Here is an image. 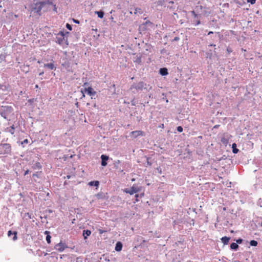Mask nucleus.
Masks as SVG:
<instances>
[{
	"label": "nucleus",
	"mask_w": 262,
	"mask_h": 262,
	"mask_svg": "<svg viewBox=\"0 0 262 262\" xmlns=\"http://www.w3.org/2000/svg\"><path fill=\"white\" fill-rule=\"evenodd\" d=\"M101 159L102 166H105L107 165L106 161L108 159V157L104 155H102L101 156Z\"/></svg>",
	"instance_id": "obj_10"
},
{
	"label": "nucleus",
	"mask_w": 262,
	"mask_h": 262,
	"mask_svg": "<svg viewBox=\"0 0 262 262\" xmlns=\"http://www.w3.org/2000/svg\"><path fill=\"white\" fill-rule=\"evenodd\" d=\"M122 248V244L120 242L117 243L115 247V250L116 251H120Z\"/></svg>",
	"instance_id": "obj_13"
},
{
	"label": "nucleus",
	"mask_w": 262,
	"mask_h": 262,
	"mask_svg": "<svg viewBox=\"0 0 262 262\" xmlns=\"http://www.w3.org/2000/svg\"><path fill=\"white\" fill-rule=\"evenodd\" d=\"M12 234H13V232L11 230H9L8 232V236H10Z\"/></svg>",
	"instance_id": "obj_32"
},
{
	"label": "nucleus",
	"mask_w": 262,
	"mask_h": 262,
	"mask_svg": "<svg viewBox=\"0 0 262 262\" xmlns=\"http://www.w3.org/2000/svg\"><path fill=\"white\" fill-rule=\"evenodd\" d=\"M64 248L65 247L64 244L61 243L57 244L55 246V250L59 252L63 251L64 249Z\"/></svg>",
	"instance_id": "obj_9"
},
{
	"label": "nucleus",
	"mask_w": 262,
	"mask_h": 262,
	"mask_svg": "<svg viewBox=\"0 0 262 262\" xmlns=\"http://www.w3.org/2000/svg\"><path fill=\"white\" fill-rule=\"evenodd\" d=\"M257 242L255 240H252L250 242V244L252 246H256L257 245Z\"/></svg>",
	"instance_id": "obj_24"
},
{
	"label": "nucleus",
	"mask_w": 262,
	"mask_h": 262,
	"mask_svg": "<svg viewBox=\"0 0 262 262\" xmlns=\"http://www.w3.org/2000/svg\"><path fill=\"white\" fill-rule=\"evenodd\" d=\"M45 5H48V6H53V3L50 0H43L42 2H37L35 4L33 9L37 14L40 15L41 10L45 7Z\"/></svg>",
	"instance_id": "obj_1"
},
{
	"label": "nucleus",
	"mask_w": 262,
	"mask_h": 262,
	"mask_svg": "<svg viewBox=\"0 0 262 262\" xmlns=\"http://www.w3.org/2000/svg\"><path fill=\"white\" fill-rule=\"evenodd\" d=\"M89 185L92 186H95L96 187H98L99 185V182L98 181H91L89 183Z\"/></svg>",
	"instance_id": "obj_19"
},
{
	"label": "nucleus",
	"mask_w": 262,
	"mask_h": 262,
	"mask_svg": "<svg viewBox=\"0 0 262 262\" xmlns=\"http://www.w3.org/2000/svg\"><path fill=\"white\" fill-rule=\"evenodd\" d=\"M36 165L39 168H41V166L40 165V163H36Z\"/></svg>",
	"instance_id": "obj_37"
},
{
	"label": "nucleus",
	"mask_w": 262,
	"mask_h": 262,
	"mask_svg": "<svg viewBox=\"0 0 262 262\" xmlns=\"http://www.w3.org/2000/svg\"><path fill=\"white\" fill-rule=\"evenodd\" d=\"M230 248L233 250H236L238 248V245L237 243H232L230 245Z\"/></svg>",
	"instance_id": "obj_21"
},
{
	"label": "nucleus",
	"mask_w": 262,
	"mask_h": 262,
	"mask_svg": "<svg viewBox=\"0 0 262 262\" xmlns=\"http://www.w3.org/2000/svg\"><path fill=\"white\" fill-rule=\"evenodd\" d=\"M200 24V20L198 21L197 23H196V25H199Z\"/></svg>",
	"instance_id": "obj_43"
},
{
	"label": "nucleus",
	"mask_w": 262,
	"mask_h": 262,
	"mask_svg": "<svg viewBox=\"0 0 262 262\" xmlns=\"http://www.w3.org/2000/svg\"><path fill=\"white\" fill-rule=\"evenodd\" d=\"M148 159H147V164H148V165H149V166H151V162H149V161H148Z\"/></svg>",
	"instance_id": "obj_38"
},
{
	"label": "nucleus",
	"mask_w": 262,
	"mask_h": 262,
	"mask_svg": "<svg viewBox=\"0 0 262 262\" xmlns=\"http://www.w3.org/2000/svg\"><path fill=\"white\" fill-rule=\"evenodd\" d=\"M96 13H97V14L98 15V17H99L100 18H102L103 17L104 13L103 11H96Z\"/></svg>",
	"instance_id": "obj_22"
},
{
	"label": "nucleus",
	"mask_w": 262,
	"mask_h": 262,
	"mask_svg": "<svg viewBox=\"0 0 262 262\" xmlns=\"http://www.w3.org/2000/svg\"><path fill=\"white\" fill-rule=\"evenodd\" d=\"M140 191V188L137 186H135L134 185L130 188V189H125L124 190V192L130 195L137 193Z\"/></svg>",
	"instance_id": "obj_6"
},
{
	"label": "nucleus",
	"mask_w": 262,
	"mask_h": 262,
	"mask_svg": "<svg viewBox=\"0 0 262 262\" xmlns=\"http://www.w3.org/2000/svg\"><path fill=\"white\" fill-rule=\"evenodd\" d=\"M146 84L143 81H140L136 84H133L130 88V90L136 89L137 91H141L145 89Z\"/></svg>",
	"instance_id": "obj_5"
},
{
	"label": "nucleus",
	"mask_w": 262,
	"mask_h": 262,
	"mask_svg": "<svg viewBox=\"0 0 262 262\" xmlns=\"http://www.w3.org/2000/svg\"><path fill=\"white\" fill-rule=\"evenodd\" d=\"M37 174L34 173L33 174V177H37Z\"/></svg>",
	"instance_id": "obj_42"
},
{
	"label": "nucleus",
	"mask_w": 262,
	"mask_h": 262,
	"mask_svg": "<svg viewBox=\"0 0 262 262\" xmlns=\"http://www.w3.org/2000/svg\"><path fill=\"white\" fill-rule=\"evenodd\" d=\"M38 88V85L37 84H36V85H35V88Z\"/></svg>",
	"instance_id": "obj_46"
},
{
	"label": "nucleus",
	"mask_w": 262,
	"mask_h": 262,
	"mask_svg": "<svg viewBox=\"0 0 262 262\" xmlns=\"http://www.w3.org/2000/svg\"><path fill=\"white\" fill-rule=\"evenodd\" d=\"M177 129L178 130V132H180V133H181L183 132V127L181 126H178L177 128Z\"/></svg>",
	"instance_id": "obj_26"
},
{
	"label": "nucleus",
	"mask_w": 262,
	"mask_h": 262,
	"mask_svg": "<svg viewBox=\"0 0 262 262\" xmlns=\"http://www.w3.org/2000/svg\"><path fill=\"white\" fill-rule=\"evenodd\" d=\"M210 46H215V45H211Z\"/></svg>",
	"instance_id": "obj_52"
},
{
	"label": "nucleus",
	"mask_w": 262,
	"mask_h": 262,
	"mask_svg": "<svg viewBox=\"0 0 262 262\" xmlns=\"http://www.w3.org/2000/svg\"><path fill=\"white\" fill-rule=\"evenodd\" d=\"M232 152L234 154H237L238 152V149L236 148V143H233L232 145Z\"/></svg>",
	"instance_id": "obj_20"
},
{
	"label": "nucleus",
	"mask_w": 262,
	"mask_h": 262,
	"mask_svg": "<svg viewBox=\"0 0 262 262\" xmlns=\"http://www.w3.org/2000/svg\"><path fill=\"white\" fill-rule=\"evenodd\" d=\"M6 132H9L13 135L14 133L15 128L14 125L10 126V127H7L6 129Z\"/></svg>",
	"instance_id": "obj_11"
},
{
	"label": "nucleus",
	"mask_w": 262,
	"mask_h": 262,
	"mask_svg": "<svg viewBox=\"0 0 262 262\" xmlns=\"http://www.w3.org/2000/svg\"><path fill=\"white\" fill-rule=\"evenodd\" d=\"M231 233H233V230H231Z\"/></svg>",
	"instance_id": "obj_55"
},
{
	"label": "nucleus",
	"mask_w": 262,
	"mask_h": 262,
	"mask_svg": "<svg viewBox=\"0 0 262 262\" xmlns=\"http://www.w3.org/2000/svg\"><path fill=\"white\" fill-rule=\"evenodd\" d=\"M43 67L45 68H47L49 69L50 70H53L55 68V66L53 63H46L43 65Z\"/></svg>",
	"instance_id": "obj_12"
},
{
	"label": "nucleus",
	"mask_w": 262,
	"mask_h": 262,
	"mask_svg": "<svg viewBox=\"0 0 262 262\" xmlns=\"http://www.w3.org/2000/svg\"><path fill=\"white\" fill-rule=\"evenodd\" d=\"M227 51L228 53L229 54V53L232 52V50H231V48L228 47V48H227Z\"/></svg>",
	"instance_id": "obj_31"
},
{
	"label": "nucleus",
	"mask_w": 262,
	"mask_h": 262,
	"mask_svg": "<svg viewBox=\"0 0 262 262\" xmlns=\"http://www.w3.org/2000/svg\"><path fill=\"white\" fill-rule=\"evenodd\" d=\"M64 34L63 33V32L62 31H61L60 32H59L57 36H56V42H58L59 44H62L63 41V39L64 38Z\"/></svg>",
	"instance_id": "obj_8"
},
{
	"label": "nucleus",
	"mask_w": 262,
	"mask_h": 262,
	"mask_svg": "<svg viewBox=\"0 0 262 262\" xmlns=\"http://www.w3.org/2000/svg\"><path fill=\"white\" fill-rule=\"evenodd\" d=\"M15 17H17V15H15Z\"/></svg>",
	"instance_id": "obj_53"
},
{
	"label": "nucleus",
	"mask_w": 262,
	"mask_h": 262,
	"mask_svg": "<svg viewBox=\"0 0 262 262\" xmlns=\"http://www.w3.org/2000/svg\"><path fill=\"white\" fill-rule=\"evenodd\" d=\"M28 102L32 103L34 102V99H30L28 100Z\"/></svg>",
	"instance_id": "obj_34"
},
{
	"label": "nucleus",
	"mask_w": 262,
	"mask_h": 262,
	"mask_svg": "<svg viewBox=\"0 0 262 262\" xmlns=\"http://www.w3.org/2000/svg\"><path fill=\"white\" fill-rule=\"evenodd\" d=\"M192 13L193 14H194V16H196V14H195V13H194V11H192Z\"/></svg>",
	"instance_id": "obj_45"
},
{
	"label": "nucleus",
	"mask_w": 262,
	"mask_h": 262,
	"mask_svg": "<svg viewBox=\"0 0 262 262\" xmlns=\"http://www.w3.org/2000/svg\"><path fill=\"white\" fill-rule=\"evenodd\" d=\"M53 6H48V5H45V7L43 9H44L45 11H47L50 10L51 8H53L54 11H56V8L55 5L53 4Z\"/></svg>",
	"instance_id": "obj_14"
},
{
	"label": "nucleus",
	"mask_w": 262,
	"mask_h": 262,
	"mask_svg": "<svg viewBox=\"0 0 262 262\" xmlns=\"http://www.w3.org/2000/svg\"><path fill=\"white\" fill-rule=\"evenodd\" d=\"M261 57H262V56H261ZM259 57H261V56H259Z\"/></svg>",
	"instance_id": "obj_56"
},
{
	"label": "nucleus",
	"mask_w": 262,
	"mask_h": 262,
	"mask_svg": "<svg viewBox=\"0 0 262 262\" xmlns=\"http://www.w3.org/2000/svg\"><path fill=\"white\" fill-rule=\"evenodd\" d=\"M67 29H68V30L71 31L72 28V26L69 24H67Z\"/></svg>",
	"instance_id": "obj_27"
},
{
	"label": "nucleus",
	"mask_w": 262,
	"mask_h": 262,
	"mask_svg": "<svg viewBox=\"0 0 262 262\" xmlns=\"http://www.w3.org/2000/svg\"><path fill=\"white\" fill-rule=\"evenodd\" d=\"M12 151L11 146L8 143L0 144V155H10Z\"/></svg>",
	"instance_id": "obj_2"
},
{
	"label": "nucleus",
	"mask_w": 262,
	"mask_h": 262,
	"mask_svg": "<svg viewBox=\"0 0 262 262\" xmlns=\"http://www.w3.org/2000/svg\"><path fill=\"white\" fill-rule=\"evenodd\" d=\"M88 85L87 82H85L83 84V86H86ZM81 92L83 94L84 93H86L90 96H95L96 94V92L91 87L89 86L88 88L85 87L84 89L81 90Z\"/></svg>",
	"instance_id": "obj_3"
},
{
	"label": "nucleus",
	"mask_w": 262,
	"mask_h": 262,
	"mask_svg": "<svg viewBox=\"0 0 262 262\" xmlns=\"http://www.w3.org/2000/svg\"><path fill=\"white\" fill-rule=\"evenodd\" d=\"M135 197H136V201L138 202V198L139 197V194H136Z\"/></svg>",
	"instance_id": "obj_35"
},
{
	"label": "nucleus",
	"mask_w": 262,
	"mask_h": 262,
	"mask_svg": "<svg viewBox=\"0 0 262 262\" xmlns=\"http://www.w3.org/2000/svg\"><path fill=\"white\" fill-rule=\"evenodd\" d=\"M91 234V231L89 230H83V236H84V238L86 239L87 236L90 235Z\"/></svg>",
	"instance_id": "obj_18"
},
{
	"label": "nucleus",
	"mask_w": 262,
	"mask_h": 262,
	"mask_svg": "<svg viewBox=\"0 0 262 262\" xmlns=\"http://www.w3.org/2000/svg\"><path fill=\"white\" fill-rule=\"evenodd\" d=\"M158 171H160V173H161V170H158Z\"/></svg>",
	"instance_id": "obj_49"
},
{
	"label": "nucleus",
	"mask_w": 262,
	"mask_h": 262,
	"mask_svg": "<svg viewBox=\"0 0 262 262\" xmlns=\"http://www.w3.org/2000/svg\"><path fill=\"white\" fill-rule=\"evenodd\" d=\"M117 163H120V161H119V160H118Z\"/></svg>",
	"instance_id": "obj_50"
},
{
	"label": "nucleus",
	"mask_w": 262,
	"mask_h": 262,
	"mask_svg": "<svg viewBox=\"0 0 262 262\" xmlns=\"http://www.w3.org/2000/svg\"><path fill=\"white\" fill-rule=\"evenodd\" d=\"M248 3H250L251 4H254L256 2V0H247Z\"/></svg>",
	"instance_id": "obj_28"
},
{
	"label": "nucleus",
	"mask_w": 262,
	"mask_h": 262,
	"mask_svg": "<svg viewBox=\"0 0 262 262\" xmlns=\"http://www.w3.org/2000/svg\"><path fill=\"white\" fill-rule=\"evenodd\" d=\"M74 20V21L77 24H79V22L78 20H75V19H73Z\"/></svg>",
	"instance_id": "obj_39"
},
{
	"label": "nucleus",
	"mask_w": 262,
	"mask_h": 262,
	"mask_svg": "<svg viewBox=\"0 0 262 262\" xmlns=\"http://www.w3.org/2000/svg\"><path fill=\"white\" fill-rule=\"evenodd\" d=\"M160 73L163 76L167 75L168 74L167 69L166 68L160 69Z\"/></svg>",
	"instance_id": "obj_15"
},
{
	"label": "nucleus",
	"mask_w": 262,
	"mask_h": 262,
	"mask_svg": "<svg viewBox=\"0 0 262 262\" xmlns=\"http://www.w3.org/2000/svg\"><path fill=\"white\" fill-rule=\"evenodd\" d=\"M158 171H160V173H161V170H158Z\"/></svg>",
	"instance_id": "obj_48"
},
{
	"label": "nucleus",
	"mask_w": 262,
	"mask_h": 262,
	"mask_svg": "<svg viewBox=\"0 0 262 262\" xmlns=\"http://www.w3.org/2000/svg\"><path fill=\"white\" fill-rule=\"evenodd\" d=\"M130 135L134 138H136L139 136H144L145 135V133L142 130H135L132 132L130 133Z\"/></svg>",
	"instance_id": "obj_7"
},
{
	"label": "nucleus",
	"mask_w": 262,
	"mask_h": 262,
	"mask_svg": "<svg viewBox=\"0 0 262 262\" xmlns=\"http://www.w3.org/2000/svg\"><path fill=\"white\" fill-rule=\"evenodd\" d=\"M43 74V72H42L40 73L39 74V75L40 76V75H42Z\"/></svg>",
	"instance_id": "obj_41"
},
{
	"label": "nucleus",
	"mask_w": 262,
	"mask_h": 262,
	"mask_svg": "<svg viewBox=\"0 0 262 262\" xmlns=\"http://www.w3.org/2000/svg\"><path fill=\"white\" fill-rule=\"evenodd\" d=\"M142 13H143V11H142L141 9L138 8H135V12H134L135 14H137L138 13L142 14Z\"/></svg>",
	"instance_id": "obj_23"
},
{
	"label": "nucleus",
	"mask_w": 262,
	"mask_h": 262,
	"mask_svg": "<svg viewBox=\"0 0 262 262\" xmlns=\"http://www.w3.org/2000/svg\"><path fill=\"white\" fill-rule=\"evenodd\" d=\"M28 143V139H25L22 142L21 144H27Z\"/></svg>",
	"instance_id": "obj_30"
},
{
	"label": "nucleus",
	"mask_w": 262,
	"mask_h": 262,
	"mask_svg": "<svg viewBox=\"0 0 262 262\" xmlns=\"http://www.w3.org/2000/svg\"><path fill=\"white\" fill-rule=\"evenodd\" d=\"M219 126V125H216L214 126V128H217V127H218Z\"/></svg>",
	"instance_id": "obj_44"
},
{
	"label": "nucleus",
	"mask_w": 262,
	"mask_h": 262,
	"mask_svg": "<svg viewBox=\"0 0 262 262\" xmlns=\"http://www.w3.org/2000/svg\"><path fill=\"white\" fill-rule=\"evenodd\" d=\"M45 234L47 235L46 241H47V243L48 244H50L51 236L50 235V232L48 231H46L45 232Z\"/></svg>",
	"instance_id": "obj_17"
},
{
	"label": "nucleus",
	"mask_w": 262,
	"mask_h": 262,
	"mask_svg": "<svg viewBox=\"0 0 262 262\" xmlns=\"http://www.w3.org/2000/svg\"><path fill=\"white\" fill-rule=\"evenodd\" d=\"M17 233L16 231H14L13 232V234L14 235V236L13 237V241H16L17 239Z\"/></svg>",
	"instance_id": "obj_25"
},
{
	"label": "nucleus",
	"mask_w": 262,
	"mask_h": 262,
	"mask_svg": "<svg viewBox=\"0 0 262 262\" xmlns=\"http://www.w3.org/2000/svg\"><path fill=\"white\" fill-rule=\"evenodd\" d=\"M213 33L212 31H210V32H208V35H210V34H213Z\"/></svg>",
	"instance_id": "obj_40"
},
{
	"label": "nucleus",
	"mask_w": 262,
	"mask_h": 262,
	"mask_svg": "<svg viewBox=\"0 0 262 262\" xmlns=\"http://www.w3.org/2000/svg\"><path fill=\"white\" fill-rule=\"evenodd\" d=\"M260 226L262 227V222L260 223Z\"/></svg>",
	"instance_id": "obj_51"
},
{
	"label": "nucleus",
	"mask_w": 262,
	"mask_h": 262,
	"mask_svg": "<svg viewBox=\"0 0 262 262\" xmlns=\"http://www.w3.org/2000/svg\"><path fill=\"white\" fill-rule=\"evenodd\" d=\"M230 237L224 236L221 238V241L224 245H227L230 241Z\"/></svg>",
	"instance_id": "obj_16"
},
{
	"label": "nucleus",
	"mask_w": 262,
	"mask_h": 262,
	"mask_svg": "<svg viewBox=\"0 0 262 262\" xmlns=\"http://www.w3.org/2000/svg\"><path fill=\"white\" fill-rule=\"evenodd\" d=\"M67 177L68 179L70 178V176H67Z\"/></svg>",
	"instance_id": "obj_47"
},
{
	"label": "nucleus",
	"mask_w": 262,
	"mask_h": 262,
	"mask_svg": "<svg viewBox=\"0 0 262 262\" xmlns=\"http://www.w3.org/2000/svg\"><path fill=\"white\" fill-rule=\"evenodd\" d=\"M180 39V38L179 37H175L172 40V41H178Z\"/></svg>",
	"instance_id": "obj_33"
},
{
	"label": "nucleus",
	"mask_w": 262,
	"mask_h": 262,
	"mask_svg": "<svg viewBox=\"0 0 262 262\" xmlns=\"http://www.w3.org/2000/svg\"><path fill=\"white\" fill-rule=\"evenodd\" d=\"M29 172V170L28 169L25 172V173H24V175L26 176L27 175V174H28Z\"/></svg>",
	"instance_id": "obj_36"
},
{
	"label": "nucleus",
	"mask_w": 262,
	"mask_h": 262,
	"mask_svg": "<svg viewBox=\"0 0 262 262\" xmlns=\"http://www.w3.org/2000/svg\"><path fill=\"white\" fill-rule=\"evenodd\" d=\"M242 242H243V239H241V238H239V239L236 240V243L237 244H241L242 243Z\"/></svg>",
	"instance_id": "obj_29"
},
{
	"label": "nucleus",
	"mask_w": 262,
	"mask_h": 262,
	"mask_svg": "<svg viewBox=\"0 0 262 262\" xmlns=\"http://www.w3.org/2000/svg\"><path fill=\"white\" fill-rule=\"evenodd\" d=\"M38 63H40V61H38L37 62Z\"/></svg>",
	"instance_id": "obj_54"
},
{
	"label": "nucleus",
	"mask_w": 262,
	"mask_h": 262,
	"mask_svg": "<svg viewBox=\"0 0 262 262\" xmlns=\"http://www.w3.org/2000/svg\"><path fill=\"white\" fill-rule=\"evenodd\" d=\"M13 109L11 106H5L4 111L2 113V116L5 119L10 120L9 115L13 113Z\"/></svg>",
	"instance_id": "obj_4"
}]
</instances>
